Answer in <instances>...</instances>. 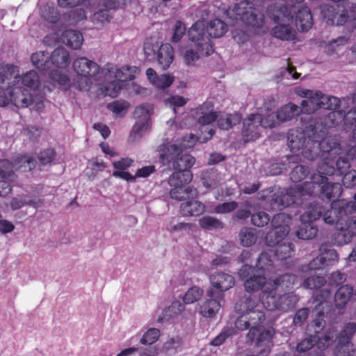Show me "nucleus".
I'll return each instance as SVG.
<instances>
[{
    "label": "nucleus",
    "mask_w": 356,
    "mask_h": 356,
    "mask_svg": "<svg viewBox=\"0 0 356 356\" xmlns=\"http://www.w3.org/2000/svg\"><path fill=\"white\" fill-rule=\"evenodd\" d=\"M207 29L210 38H218L227 31V25L222 20L215 19L210 21Z\"/></svg>",
    "instance_id": "obj_42"
},
{
    "label": "nucleus",
    "mask_w": 356,
    "mask_h": 356,
    "mask_svg": "<svg viewBox=\"0 0 356 356\" xmlns=\"http://www.w3.org/2000/svg\"><path fill=\"white\" fill-rule=\"evenodd\" d=\"M343 121H344L345 124L348 123L353 127L351 131L350 137L353 140L356 142V105L348 111L344 109L331 111L326 115L323 119H320L319 120H310L307 126L316 127L318 124L322 125L325 128L326 132L325 138H331L330 136H327L328 128L335 127Z\"/></svg>",
    "instance_id": "obj_11"
},
{
    "label": "nucleus",
    "mask_w": 356,
    "mask_h": 356,
    "mask_svg": "<svg viewBox=\"0 0 356 356\" xmlns=\"http://www.w3.org/2000/svg\"><path fill=\"white\" fill-rule=\"evenodd\" d=\"M234 334V330L231 328H225L216 336L210 343L211 346H219L222 345L225 340Z\"/></svg>",
    "instance_id": "obj_57"
},
{
    "label": "nucleus",
    "mask_w": 356,
    "mask_h": 356,
    "mask_svg": "<svg viewBox=\"0 0 356 356\" xmlns=\"http://www.w3.org/2000/svg\"><path fill=\"white\" fill-rule=\"evenodd\" d=\"M181 346V340L179 338H170L163 346L165 350L170 355L174 354Z\"/></svg>",
    "instance_id": "obj_62"
},
{
    "label": "nucleus",
    "mask_w": 356,
    "mask_h": 356,
    "mask_svg": "<svg viewBox=\"0 0 356 356\" xmlns=\"http://www.w3.org/2000/svg\"><path fill=\"white\" fill-rule=\"evenodd\" d=\"M193 175L191 171L174 172L168 179V184L172 188L170 195L172 199L181 200L188 197L193 190L187 185L192 181Z\"/></svg>",
    "instance_id": "obj_13"
},
{
    "label": "nucleus",
    "mask_w": 356,
    "mask_h": 356,
    "mask_svg": "<svg viewBox=\"0 0 356 356\" xmlns=\"http://www.w3.org/2000/svg\"><path fill=\"white\" fill-rule=\"evenodd\" d=\"M159 65L163 70H167L174 60V50L170 44H162L157 53Z\"/></svg>",
    "instance_id": "obj_32"
},
{
    "label": "nucleus",
    "mask_w": 356,
    "mask_h": 356,
    "mask_svg": "<svg viewBox=\"0 0 356 356\" xmlns=\"http://www.w3.org/2000/svg\"><path fill=\"white\" fill-rule=\"evenodd\" d=\"M208 298L200 305L199 313L205 318H213L220 311L224 300V293L222 291H214L213 288L207 291Z\"/></svg>",
    "instance_id": "obj_18"
},
{
    "label": "nucleus",
    "mask_w": 356,
    "mask_h": 356,
    "mask_svg": "<svg viewBox=\"0 0 356 356\" xmlns=\"http://www.w3.org/2000/svg\"><path fill=\"white\" fill-rule=\"evenodd\" d=\"M270 221L269 215L264 211H259L251 216V222L254 226L264 227Z\"/></svg>",
    "instance_id": "obj_55"
},
{
    "label": "nucleus",
    "mask_w": 356,
    "mask_h": 356,
    "mask_svg": "<svg viewBox=\"0 0 356 356\" xmlns=\"http://www.w3.org/2000/svg\"><path fill=\"white\" fill-rule=\"evenodd\" d=\"M122 83L118 79L106 83L104 86L103 93L105 96L116 97L122 88Z\"/></svg>",
    "instance_id": "obj_51"
},
{
    "label": "nucleus",
    "mask_w": 356,
    "mask_h": 356,
    "mask_svg": "<svg viewBox=\"0 0 356 356\" xmlns=\"http://www.w3.org/2000/svg\"><path fill=\"white\" fill-rule=\"evenodd\" d=\"M188 33L190 40L195 43V47H198L202 42L208 41L210 38L204 21L196 22L190 28Z\"/></svg>",
    "instance_id": "obj_27"
},
{
    "label": "nucleus",
    "mask_w": 356,
    "mask_h": 356,
    "mask_svg": "<svg viewBox=\"0 0 356 356\" xmlns=\"http://www.w3.org/2000/svg\"><path fill=\"white\" fill-rule=\"evenodd\" d=\"M238 207V203L235 201L225 202L218 204L214 208L216 213H227L234 211Z\"/></svg>",
    "instance_id": "obj_58"
},
{
    "label": "nucleus",
    "mask_w": 356,
    "mask_h": 356,
    "mask_svg": "<svg viewBox=\"0 0 356 356\" xmlns=\"http://www.w3.org/2000/svg\"><path fill=\"white\" fill-rule=\"evenodd\" d=\"M239 239L242 245L250 247L257 241V234L254 229L243 227L239 233Z\"/></svg>",
    "instance_id": "obj_45"
},
{
    "label": "nucleus",
    "mask_w": 356,
    "mask_h": 356,
    "mask_svg": "<svg viewBox=\"0 0 356 356\" xmlns=\"http://www.w3.org/2000/svg\"><path fill=\"white\" fill-rule=\"evenodd\" d=\"M17 70H19L18 67ZM18 72H19V70H18ZM19 77L20 79V83L27 88L35 89L39 86V77L37 72L34 70L26 72L22 77L20 76V72H19Z\"/></svg>",
    "instance_id": "obj_46"
},
{
    "label": "nucleus",
    "mask_w": 356,
    "mask_h": 356,
    "mask_svg": "<svg viewBox=\"0 0 356 356\" xmlns=\"http://www.w3.org/2000/svg\"><path fill=\"white\" fill-rule=\"evenodd\" d=\"M264 300L252 295H244L235 305V311L240 316L235 320V327L241 331L248 330L246 335L249 341H254L256 335L263 327L266 320L264 308Z\"/></svg>",
    "instance_id": "obj_3"
},
{
    "label": "nucleus",
    "mask_w": 356,
    "mask_h": 356,
    "mask_svg": "<svg viewBox=\"0 0 356 356\" xmlns=\"http://www.w3.org/2000/svg\"><path fill=\"white\" fill-rule=\"evenodd\" d=\"M297 94L305 98L301 102V111L308 114L314 113L318 109L330 110L332 111H340L341 102L334 96L323 95L319 90L301 89Z\"/></svg>",
    "instance_id": "obj_7"
},
{
    "label": "nucleus",
    "mask_w": 356,
    "mask_h": 356,
    "mask_svg": "<svg viewBox=\"0 0 356 356\" xmlns=\"http://www.w3.org/2000/svg\"><path fill=\"white\" fill-rule=\"evenodd\" d=\"M160 330L156 328H149L140 339V343L143 345H152L159 338Z\"/></svg>",
    "instance_id": "obj_53"
},
{
    "label": "nucleus",
    "mask_w": 356,
    "mask_h": 356,
    "mask_svg": "<svg viewBox=\"0 0 356 356\" xmlns=\"http://www.w3.org/2000/svg\"><path fill=\"white\" fill-rule=\"evenodd\" d=\"M309 208L319 207L320 218L327 225H335L336 232L334 234L333 241L337 245H343L350 243L356 234V219L350 216V211L346 209V202H333L329 208L320 202H313L309 205Z\"/></svg>",
    "instance_id": "obj_2"
},
{
    "label": "nucleus",
    "mask_w": 356,
    "mask_h": 356,
    "mask_svg": "<svg viewBox=\"0 0 356 356\" xmlns=\"http://www.w3.org/2000/svg\"><path fill=\"white\" fill-rule=\"evenodd\" d=\"M55 157V152L51 149L42 151L38 156L39 161L42 165H47L51 163Z\"/></svg>",
    "instance_id": "obj_64"
},
{
    "label": "nucleus",
    "mask_w": 356,
    "mask_h": 356,
    "mask_svg": "<svg viewBox=\"0 0 356 356\" xmlns=\"http://www.w3.org/2000/svg\"><path fill=\"white\" fill-rule=\"evenodd\" d=\"M274 334L273 329L262 330L261 328L256 335V346L257 348H261V350H258L260 356H267L270 353Z\"/></svg>",
    "instance_id": "obj_24"
},
{
    "label": "nucleus",
    "mask_w": 356,
    "mask_h": 356,
    "mask_svg": "<svg viewBox=\"0 0 356 356\" xmlns=\"http://www.w3.org/2000/svg\"><path fill=\"white\" fill-rule=\"evenodd\" d=\"M137 70L136 67L124 66L116 70H114L113 67H111L108 69V71L110 74L114 73L115 78L122 83L134 79Z\"/></svg>",
    "instance_id": "obj_40"
},
{
    "label": "nucleus",
    "mask_w": 356,
    "mask_h": 356,
    "mask_svg": "<svg viewBox=\"0 0 356 356\" xmlns=\"http://www.w3.org/2000/svg\"><path fill=\"white\" fill-rule=\"evenodd\" d=\"M214 132L213 129H210L207 136L198 138L193 134H190L187 141L191 145H183L182 147L169 143L160 145L159 149L161 152L160 154V160L168 168L175 170V172L191 171L190 168L194 165L195 159L190 154H183L182 147H190L197 140L201 143H206L212 138Z\"/></svg>",
    "instance_id": "obj_4"
},
{
    "label": "nucleus",
    "mask_w": 356,
    "mask_h": 356,
    "mask_svg": "<svg viewBox=\"0 0 356 356\" xmlns=\"http://www.w3.org/2000/svg\"><path fill=\"white\" fill-rule=\"evenodd\" d=\"M268 13L271 15L277 24L272 29V35L281 40H293L296 31L291 24L293 22V15L292 8L286 5L268 6Z\"/></svg>",
    "instance_id": "obj_6"
},
{
    "label": "nucleus",
    "mask_w": 356,
    "mask_h": 356,
    "mask_svg": "<svg viewBox=\"0 0 356 356\" xmlns=\"http://www.w3.org/2000/svg\"><path fill=\"white\" fill-rule=\"evenodd\" d=\"M309 173L308 167L303 165H298L291 172L290 179L293 182L302 181Z\"/></svg>",
    "instance_id": "obj_52"
},
{
    "label": "nucleus",
    "mask_w": 356,
    "mask_h": 356,
    "mask_svg": "<svg viewBox=\"0 0 356 356\" xmlns=\"http://www.w3.org/2000/svg\"><path fill=\"white\" fill-rule=\"evenodd\" d=\"M316 339L314 337L302 340L297 344L296 350L299 353L309 352V356H323L321 350L316 347Z\"/></svg>",
    "instance_id": "obj_38"
},
{
    "label": "nucleus",
    "mask_w": 356,
    "mask_h": 356,
    "mask_svg": "<svg viewBox=\"0 0 356 356\" xmlns=\"http://www.w3.org/2000/svg\"><path fill=\"white\" fill-rule=\"evenodd\" d=\"M273 264L271 256L267 252H262L257 259L255 268L257 272L264 275L266 271L269 270Z\"/></svg>",
    "instance_id": "obj_48"
},
{
    "label": "nucleus",
    "mask_w": 356,
    "mask_h": 356,
    "mask_svg": "<svg viewBox=\"0 0 356 356\" xmlns=\"http://www.w3.org/2000/svg\"><path fill=\"white\" fill-rule=\"evenodd\" d=\"M318 207H314V209L308 207L307 210L300 216V224L296 231V235L298 238L302 240H309L314 238L318 233V227L314 221L320 218V210L317 211Z\"/></svg>",
    "instance_id": "obj_14"
},
{
    "label": "nucleus",
    "mask_w": 356,
    "mask_h": 356,
    "mask_svg": "<svg viewBox=\"0 0 356 356\" xmlns=\"http://www.w3.org/2000/svg\"><path fill=\"white\" fill-rule=\"evenodd\" d=\"M52 67L58 68L56 70L50 71L51 79L60 85H65L69 81V79L65 74H63L58 69L63 70L68 67L70 63V54L64 48H57L51 53Z\"/></svg>",
    "instance_id": "obj_16"
},
{
    "label": "nucleus",
    "mask_w": 356,
    "mask_h": 356,
    "mask_svg": "<svg viewBox=\"0 0 356 356\" xmlns=\"http://www.w3.org/2000/svg\"><path fill=\"white\" fill-rule=\"evenodd\" d=\"M241 116L237 113L222 114L218 115L217 124L219 129L228 130L238 124L241 121Z\"/></svg>",
    "instance_id": "obj_41"
},
{
    "label": "nucleus",
    "mask_w": 356,
    "mask_h": 356,
    "mask_svg": "<svg viewBox=\"0 0 356 356\" xmlns=\"http://www.w3.org/2000/svg\"><path fill=\"white\" fill-rule=\"evenodd\" d=\"M226 15L234 21H242L247 26L252 27L254 31L260 29L264 24V15L250 1H241L229 7Z\"/></svg>",
    "instance_id": "obj_8"
},
{
    "label": "nucleus",
    "mask_w": 356,
    "mask_h": 356,
    "mask_svg": "<svg viewBox=\"0 0 356 356\" xmlns=\"http://www.w3.org/2000/svg\"><path fill=\"white\" fill-rule=\"evenodd\" d=\"M325 282L326 280L324 277L313 275L305 279L302 284L305 289H316L312 298L314 302H317L316 305V309L324 303L327 304V299L330 298L331 291L330 289L324 288L319 289L325 285Z\"/></svg>",
    "instance_id": "obj_17"
},
{
    "label": "nucleus",
    "mask_w": 356,
    "mask_h": 356,
    "mask_svg": "<svg viewBox=\"0 0 356 356\" xmlns=\"http://www.w3.org/2000/svg\"><path fill=\"white\" fill-rule=\"evenodd\" d=\"M291 218L280 213L275 215L271 220L272 229L266 236V243L268 246L275 247V256L280 260L290 257L293 252V245L290 243H282V241L290 232L289 223Z\"/></svg>",
    "instance_id": "obj_5"
},
{
    "label": "nucleus",
    "mask_w": 356,
    "mask_h": 356,
    "mask_svg": "<svg viewBox=\"0 0 356 356\" xmlns=\"http://www.w3.org/2000/svg\"><path fill=\"white\" fill-rule=\"evenodd\" d=\"M73 69L76 74L74 85L81 90H88L95 81L100 80L99 66L86 57L74 60Z\"/></svg>",
    "instance_id": "obj_9"
},
{
    "label": "nucleus",
    "mask_w": 356,
    "mask_h": 356,
    "mask_svg": "<svg viewBox=\"0 0 356 356\" xmlns=\"http://www.w3.org/2000/svg\"><path fill=\"white\" fill-rule=\"evenodd\" d=\"M51 54L46 51H40L33 54L31 62L40 71L50 70L52 67Z\"/></svg>",
    "instance_id": "obj_31"
},
{
    "label": "nucleus",
    "mask_w": 356,
    "mask_h": 356,
    "mask_svg": "<svg viewBox=\"0 0 356 356\" xmlns=\"http://www.w3.org/2000/svg\"><path fill=\"white\" fill-rule=\"evenodd\" d=\"M210 284L211 288H215V291H225L231 289L235 284L234 278L232 275L223 272H216L210 277Z\"/></svg>",
    "instance_id": "obj_22"
},
{
    "label": "nucleus",
    "mask_w": 356,
    "mask_h": 356,
    "mask_svg": "<svg viewBox=\"0 0 356 356\" xmlns=\"http://www.w3.org/2000/svg\"><path fill=\"white\" fill-rule=\"evenodd\" d=\"M298 277L296 275L291 273H285L276 279L271 280V286L273 291L281 287L282 289H290L296 284Z\"/></svg>",
    "instance_id": "obj_39"
},
{
    "label": "nucleus",
    "mask_w": 356,
    "mask_h": 356,
    "mask_svg": "<svg viewBox=\"0 0 356 356\" xmlns=\"http://www.w3.org/2000/svg\"><path fill=\"white\" fill-rule=\"evenodd\" d=\"M337 257V252L334 250H329L325 253L321 254L312 259L308 264V268L311 270L322 269L325 266H328L329 262Z\"/></svg>",
    "instance_id": "obj_35"
},
{
    "label": "nucleus",
    "mask_w": 356,
    "mask_h": 356,
    "mask_svg": "<svg viewBox=\"0 0 356 356\" xmlns=\"http://www.w3.org/2000/svg\"><path fill=\"white\" fill-rule=\"evenodd\" d=\"M325 128L318 124L316 127L306 126L305 129H293L288 133L287 144L291 152L300 151L302 156L309 161L322 159V163L317 168L318 172L311 176L310 183L305 184L309 194L329 182L327 175L341 176L349 168L347 160L330 159L329 155L332 152L338 153L340 148L331 138H325Z\"/></svg>",
    "instance_id": "obj_1"
},
{
    "label": "nucleus",
    "mask_w": 356,
    "mask_h": 356,
    "mask_svg": "<svg viewBox=\"0 0 356 356\" xmlns=\"http://www.w3.org/2000/svg\"><path fill=\"white\" fill-rule=\"evenodd\" d=\"M339 334V331L336 327L334 326H332L327 328L325 332L321 336H314V339H316V344L318 350H321L323 353V350L330 346L336 341Z\"/></svg>",
    "instance_id": "obj_28"
},
{
    "label": "nucleus",
    "mask_w": 356,
    "mask_h": 356,
    "mask_svg": "<svg viewBox=\"0 0 356 356\" xmlns=\"http://www.w3.org/2000/svg\"><path fill=\"white\" fill-rule=\"evenodd\" d=\"M12 77L15 78V81H20L17 67L10 64L0 65V91L3 88L6 81L10 80Z\"/></svg>",
    "instance_id": "obj_37"
},
{
    "label": "nucleus",
    "mask_w": 356,
    "mask_h": 356,
    "mask_svg": "<svg viewBox=\"0 0 356 356\" xmlns=\"http://www.w3.org/2000/svg\"><path fill=\"white\" fill-rule=\"evenodd\" d=\"M238 275L240 278L245 279L244 286L248 292H254L261 289L263 300L273 291L271 280L267 282L264 275L257 272L256 268L250 265L244 264L240 269Z\"/></svg>",
    "instance_id": "obj_12"
},
{
    "label": "nucleus",
    "mask_w": 356,
    "mask_h": 356,
    "mask_svg": "<svg viewBox=\"0 0 356 356\" xmlns=\"http://www.w3.org/2000/svg\"><path fill=\"white\" fill-rule=\"evenodd\" d=\"M331 139L333 142H335L336 143H337L339 145V147L341 149L339 144L337 141L334 140L332 138H331ZM340 152H341V149L337 154H334L332 152V154L329 155L330 159H333L335 161L338 160V159H346L348 161V164L350 165V160H353V159H356V145L348 146V149L346 151V157L338 156V155L340 154Z\"/></svg>",
    "instance_id": "obj_54"
},
{
    "label": "nucleus",
    "mask_w": 356,
    "mask_h": 356,
    "mask_svg": "<svg viewBox=\"0 0 356 356\" xmlns=\"http://www.w3.org/2000/svg\"><path fill=\"white\" fill-rule=\"evenodd\" d=\"M323 19L329 25L342 26L348 19V11L341 3L323 4L321 6Z\"/></svg>",
    "instance_id": "obj_19"
},
{
    "label": "nucleus",
    "mask_w": 356,
    "mask_h": 356,
    "mask_svg": "<svg viewBox=\"0 0 356 356\" xmlns=\"http://www.w3.org/2000/svg\"><path fill=\"white\" fill-rule=\"evenodd\" d=\"M342 193V186L339 183L328 182L327 184H323L319 189L318 196L323 201L327 202H337Z\"/></svg>",
    "instance_id": "obj_26"
},
{
    "label": "nucleus",
    "mask_w": 356,
    "mask_h": 356,
    "mask_svg": "<svg viewBox=\"0 0 356 356\" xmlns=\"http://www.w3.org/2000/svg\"><path fill=\"white\" fill-rule=\"evenodd\" d=\"M0 178L14 180V165L7 159L0 160Z\"/></svg>",
    "instance_id": "obj_50"
},
{
    "label": "nucleus",
    "mask_w": 356,
    "mask_h": 356,
    "mask_svg": "<svg viewBox=\"0 0 356 356\" xmlns=\"http://www.w3.org/2000/svg\"><path fill=\"white\" fill-rule=\"evenodd\" d=\"M203 293V289L199 286H192L185 293L183 297V301L185 304L194 303L202 298Z\"/></svg>",
    "instance_id": "obj_49"
},
{
    "label": "nucleus",
    "mask_w": 356,
    "mask_h": 356,
    "mask_svg": "<svg viewBox=\"0 0 356 356\" xmlns=\"http://www.w3.org/2000/svg\"><path fill=\"white\" fill-rule=\"evenodd\" d=\"M173 82V78L167 74H161L158 76L152 83L158 88H166L169 87Z\"/></svg>",
    "instance_id": "obj_56"
},
{
    "label": "nucleus",
    "mask_w": 356,
    "mask_h": 356,
    "mask_svg": "<svg viewBox=\"0 0 356 356\" xmlns=\"http://www.w3.org/2000/svg\"><path fill=\"white\" fill-rule=\"evenodd\" d=\"M309 310L307 308H302L298 310L293 318V323L297 326L302 325L307 319Z\"/></svg>",
    "instance_id": "obj_63"
},
{
    "label": "nucleus",
    "mask_w": 356,
    "mask_h": 356,
    "mask_svg": "<svg viewBox=\"0 0 356 356\" xmlns=\"http://www.w3.org/2000/svg\"><path fill=\"white\" fill-rule=\"evenodd\" d=\"M342 183L344 187L347 188H353L356 186V171L350 170L346 173L342 179Z\"/></svg>",
    "instance_id": "obj_61"
},
{
    "label": "nucleus",
    "mask_w": 356,
    "mask_h": 356,
    "mask_svg": "<svg viewBox=\"0 0 356 356\" xmlns=\"http://www.w3.org/2000/svg\"><path fill=\"white\" fill-rule=\"evenodd\" d=\"M200 51L197 47L196 49H188L184 54V61L187 65H193L200 58Z\"/></svg>",
    "instance_id": "obj_59"
},
{
    "label": "nucleus",
    "mask_w": 356,
    "mask_h": 356,
    "mask_svg": "<svg viewBox=\"0 0 356 356\" xmlns=\"http://www.w3.org/2000/svg\"><path fill=\"white\" fill-rule=\"evenodd\" d=\"M200 226L204 229L216 230L223 228V223L213 216H204L199 220Z\"/></svg>",
    "instance_id": "obj_47"
},
{
    "label": "nucleus",
    "mask_w": 356,
    "mask_h": 356,
    "mask_svg": "<svg viewBox=\"0 0 356 356\" xmlns=\"http://www.w3.org/2000/svg\"><path fill=\"white\" fill-rule=\"evenodd\" d=\"M152 111V107L149 104H143L136 108L134 115L137 121L132 129L134 137H140L149 129Z\"/></svg>",
    "instance_id": "obj_20"
},
{
    "label": "nucleus",
    "mask_w": 356,
    "mask_h": 356,
    "mask_svg": "<svg viewBox=\"0 0 356 356\" xmlns=\"http://www.w3.org/2000/svg\"><path fill=\"white\" fill-rule=\"evenodd\" d=\"M300 112V107L290 103L282 106L277 110L276 118L280 122L290 121L297 117Z\"/></svg>",
    "instance_id": "obj_34"
},
{
    "label": "nucleus",
    "mask_w": 356,
    "mask_h": 356,
    "mask_svg": "<svg viewBox=\"0 0 356 356\" xmlns=\"http://www.w3.org/2000/svg\"><path fill=\"white\" fill-rule=\"evenodd\" d=\"M184 309V306L179 302H173L165 311L164 316L173 318L180 314Z\"/></svg>",
    "instance_id": "obj_60"
},
{
    "label": "nucleus",
    "mask_w": 356,
    "mask_h": 356,
    "mask_svg": "<svg viewBox=\"0 0 356 356\" xmlns=\"http://www.w3.org/2000/svg\"><path fill=\"white\" fill-rule=\"evenodd\" d=\"M7 88L0 91V106L12 103L17 108H26L33 102V97L29 89L20 85V81H15V78L6 81Z\"/></svg>",
    "instance_id": "obj_10"
},
{
    "label": "nucleus",
    "mask_w": 356,
    "mask_h": 356,
    "mask_svg": "<svg viewBox=\"0 0 356 356\" xmlns=\"http://www.w3.org/2000/svg\"><path fill=\"white\" fill-rule=\"evenodd\" d=\"M298 302V298L293 292L276 296L273 291L266 297L264 305L269 311L277 310L284 313L293 309Z\"/></svg>",
    "instance_id": "obj_15"
},
{
    "label": "nucleus",
    "mask_w": 356,
    "mask_h": 356,
    "mask_svg": "<svg viewBox=\"0 0 356 356\" xmlns=\"http://www.w3.org/2000/svg\"><path fill=\"white\" fill-rule=\"evenodd\" d=\"M61 40L65 44L74 49H79L83 41L82 34L74 30H67L63 32Z\"/></svg>",
    "instance_id": "obj_36"
},
{
    "label": "nucleus",
    "mask_w": 356,
    "mask_h": 356,
    "mask_svg": "<svg viewBox=\"0 0 356 356\" xmlns=\"http://www.w3.org/2000/svg\"><path fill=\"white\" fill-rule=\"evenodd\" d=\"M261 115L251 114L243 121L242 135L245 143L257 139L261 134Z\"/></svg>",
    "instance_id": "obj_21"
},
{
    "label": "nucleus",
    "mask_w": 356,
    "mask_h": 356,
    "mask_svg": "<svg viewBox=\"0 0 356 356\" xmlns=\"http://www.w3.org/2000/svg\"><path fill=\"white\" fill-rule=\"evenodd\" d=\"M14 165V169L20 172L30 171L35 168V160L27 156H19L15 160Z\"/></svg>",
    "instance_id": "obj_44"
},
{
    "label": "nucleus",
    "mask_w": 356,
    "mask_h": 356,
    "mask_svg": "<svg viewBox=\"0 0 356 356\" xmlns=\"http://www.w3.org/2000/svg\"><path fill=\"white\" fill-rule=\"evenodd\" d=\"M353 291V288L348 285H343L339 287L334 296L336 307L343 308L350 300Z\"/></svg>",
    "instance_id": "obj_43"
},
{
    "label": "nucleus",
    "mask_w": 356,
    "mask_h": 356,
    "mask_svg": "<svg viewBox=\"0 0 356 356\" xmlns=\"http://www.w3.org/2000/svg\"><path fill=\"white\" fill-rule=\"evenodd\" d=\"M201 179L204 186L207 189L218 188L222 181L220 173L214 168L203 171Z\"/></svg>",
    "instance_id": "obj_33"
},
{
    "label": "nucleus",
    "mask_w": 356,
    "mask_h": 356,
    "mask_svg": "<svg viewBox=\"0 0 356 356\" xmlns=\"http://www.w3.org/2000/svg\"><path fill=\"white\" fill-rule=\"evenodd\" d=\"M205 205L198 200H188L183 202L180 207L181 213L184 216H198L205 211Z\"/></svg>",
    "instance_id": "obj_30"
},
{
    "label": "nucleus",
    "mask_w": 356,
    "mask_h": 356,
    "mask_svg": "<svg viewBox=\"0 0 356 356\" xmlns=\"http://www.w3.org/2000/svg\"><path fill=\"white\" fill-rule=\"evenodd\" d=\"M295 202V197L290 193L281 191L274 193L269 199V207L271 210L282 211Z\"/></svg>",
    "instance_id": "obj_25"
},
{
    "label": "nucleus",
    "mask_w": 356,
    "mask_h": 356,
    "mask_svg": "<svg viewBox=\"0 0 356 356\" xmlns=\"http://www.w3.org/2000/svg\"><path fill=\"white\" fill-rule=\"evenodd\" d=\"M195 118L199 124L207 125L216 120L218 115L213 111V104L211 102H207L195 109Z\"/></svg>",
    "instance_id": "obj_23"
},
{
    "label": "nucleus",
    "mask_w": 356,
    "mask_h": 356,
    "mask_svg": "<svg viewBox=\"0 0 356 356\" xmlns=\"http://www.w3.org/2000/svg\"><path fill=\"white\" fill-rule=\"evenodd\" d=\"M292 8V5L288 6ZM296 13V24L301 31H307L313 25V17L310 9L303 7L297 12L292 10V14Z\"/></svg>",
    "instance_id": "obj_29"
}]
</instances>
